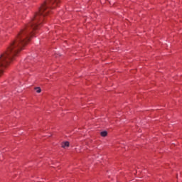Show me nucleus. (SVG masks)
I'll return each mask as SVG.
<instances>
[{"instance_id":"nucleus-2","label":"nucleus","mask_w":182,"mask_h":182,"mask_svg":"<svg viewBox=\"0 0 182 182\" xmlns=\"http://www.w3.org/2000/svg\"><path fill=\"white\" fill-rule=\"evenodd\" d=\"M100 136L102 137H106V136H107V132L106 131H103L100 132Z\"/></svg>"},{"instance_id":"nucleus-3","label":"nucleus","mask_w":182,"mask_h":182,"mask_svg":"<svg viewBox=\"0 0 182 182\" xmlns=\"http://www.w3.org/2000/svg\"><path fill=\"white\" fill-rule=\"evenodd\" d=\"M34 89L36 93H41V92H42V90L39 87H36Z\"/></svg>"},{"instance_id":"nucleus-1","label":"nucleus","mask_w":182,"mask_h":182,"mask_svg":"<svg viewBox=\"0 0 182 182\" xmlns=\"http://www.w3.org/2000/svg\"><path fill=\"white\" fill-rule=\"evenodd\" d=\"M69 146H70V143L68 141L62 142L61 144V147L63 149H66V147H69Z\"/></svg>"}]
</instances>
